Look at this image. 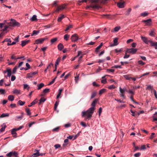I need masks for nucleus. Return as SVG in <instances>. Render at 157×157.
Segmentation results:
<instances>
[{
    "mask_svg": "<svg viewBox=\"0 0 157 157\" xmlns=\"http://www.w3.org/2000/svg\"><path fill=\"white\" fill-rule=\"evenodd\" d=\"M106 90L105 89H102L99 92V94L101 95L103 93H104Z\"/></svg>",
    "mask_w": 157,
    "mask_h": 157,
    "instance_id": "2f4dec72",
    "label": "nucleus"
},
{
    "mask_svg": "<svg viewBox=\"0 0 157 157\" xmlns=\"http://www.w3.org/2000/svg\"><path fill=\"white\" fill-rule=\"evenodd\" d=\"M149 74V72H147V73H145L144 74L142 75L141 76H140L139 78H141L143 76H145L146 75H148Z\"/></svg>",
    "mask_w": 157,
    "mask_h": 157,
    "instance_id": "bf43d9fd",
    "label": "nucleus"
},
{
    "mask_svg": "<svg viewBox=\"0 0 157 157\" xmlns=\"http://www.w3.org/2000/svg\"><path fill=\"white\" fill-rule=\"evenodd\" d=\"M4 29H2L1 31H2V32H5L6 31V33H7V32L8 31V30H7L8 29V28H10L9 26L7 25H4Z\"/></svg>",
    "mask_w": 157,
    "mask_h": 157,
    "instance_id": "9b49d317",
    "label": "nucleus"
},
{
    "mask_svg": "<svg viewBox=\"0 0 157 157\" xmlns=\"http://www.w3.org/2000/svg\"><path fill=\"white\" fill-rule=\"evenodd\" d=\"M112 68H121V66H119V65H115L114 66L112 67Z\"/></svg>",
    "mask_w": 157,
    "mask_h": 157,
    "instance_id": "680f3d73",
    "label": "nucleus"
},
{
    "mask_svg": "<svg viewBox=\"0 0 157 157\" xmlns=\"http://www.w3.org/2000/svg\"><path fill=\"white\" fill-rule=\"evenodd\" d=\"M95 109V108H93L91 107L86 111L82 112V117L86 116L87 117L86 119H90L92 117V114L94 113Z\"/></svg>",
    "mask_w": 157,
    "mask_h": 157,
    "instance_id": "f03ea898",
    "label": "nucleus"
},
{
    "mask_svg": "<svg viewBox=\"0 0 157 157\" xmlns=\"http://www.w3.org/2000/svg\"><path fill=\"white\" fill-rule=\"evenodd\" d=\"M7 76L10 77L11 75V70L10 69H7Z\"/></svg>",
    "mask_w": 157,
    "mask_h": 157,
    "instance_id": "5701e85b",
    "label": "nucleus"
},
{
    "mask_svg": "<svg viewBox=\"0 0 157 157\" xmlns=\"http://www.w3.org/2000/svg\"><path fill=\"white\" fill-rule=\"evenodd\" d=\"M18 154V153L16 151H13V156L15 157H17Z\"/></svg>",
    "mask_w": 157,
    "mask_h": 157,
    "instance_id": "a18cd8bd",
    "label": "nucleus"
},
{
    "mask_svg": "<svg viewBox=\"0 0 157 157\" xmlns=\"http://www.w3.org/2000/svg\"><path fill=\"white\" fill-rule=\"evenodd\" d=\"M121 29V27L120 26H117L115 27L114 29V30L115 32H117L119 30H120Z\"/></svg>",
    "mask_w": 157,
    "mask_h": 157,
    "instance_id": "72a5a7b5",
    "label": "nucleus"
},
{
    "mask_svg": "<svg viewBox=\"0 0 157 157\" xmlns=\"http://www.w3.org/2000/svg\"><path fill=\"white\" fill-rule=\"evenodd\" d=\"M64 46L63 44L61 43H59V50H61L62 49H63Z\"/></svg>",
    "mask_w": 157,
    "mask_h": 157,
    "instance_id": "5fc2aeb1",
    "label": "nucleus"
},
{
    "mask_svg": "<svg viewBox=\"0 0 157 157\" xmlns=\"http://www.w3.org/2000/svg\"><path fill=\"white\" fill-rule=\"evenodd\" d=\"M65 17V16L64 15L62 14L61 15V17H59V21H61Z\"/></svg>",
    "mask_w": 157,
    "mask_h": 157,
    "instance_id": "052dcab7",
    "label": "nucleus"
},
{
    "mask_svg": "<svg viewBox=\"0 0 157 157\" xmlns=\"http://www.w3.org/2000/svg\"><path fill=\"white\" fill-rule=\"evenodd\" d=\"M98 100L97 99H95L94 101L92 102L91 105L92 106L91 107L94 108H95V107L96 105V104L98 102Z\"/></svg>",
    "mask_w": 157,
    "mask_h": 157,
    "instance_id": "1a4fd4ad",
    "label": "nucleus"
},
{
    "mask_svg": "<svg viewBox=\"0 0 157 157\" xmlns=\"http://www.w3.org/2000/svg\"><path fill=\"white\" fill-rule=\"evenodd\" d=\"M8 99L10 101H13L14 99V97L13 95H10L8 96Z\"/></svg>",
    "mask_w": 157,
    "mask_h": 157,
    "instance_id": "4be33fe9",
    "label": "nucleus"
},
{
    "mask_svg": "<svg viewBox=\"0 0 157 157\" xmlns=\"http://www.w3.org/2000/svg\"><path fill=\"white\" fill-rule=\"evenodd\" d=\"M58 101H56V102L55 105H54V110H56V109H57V108L58 106Z\"/></svg>",
    "mask_w": 157,
    "mask_h": 157,
    "instance_id": "c03bdc74",
    "label": "nucleus"
},
{
    "mask_svg": "<svg viewBox=\"0 0 157 157\" xmlns=\"http://www.w3.org/2000/svg\"><path fill=\"white\" fill-rule=\"evenodd\" d=\"M47 39V37H45L42 38H40L36 40H35V43L37 44H42L43 43V42L46 40Z\"/></svg>",
    "mask_w": 157,
    "mask_h": 157,
    "instance_id": "39448f33",
    "label": "nucleus"
},
{
    "mask_svg": "<svg viewBox=\"0 0 157 157\" xmlns=\"http://www.w3.org/2000/svg\"><path fill=\"white\" fill-rule=\"evenodd\" d=\"M30 20L32 21H34L36 20V15H34L30 19Z\"/></svg>",
    "mask_w": 157,
    "mask_h": 157,
    "instance_id": "c756f323",
    "label": "nucleus"
},
{
    "mask_svg": "<svg viewBox=\"0 0 157 157\" xmlns=\"http://www.w3.org/2000/svg\"><path fill=\"white\" fill-rule=\"evenodd\" d=\"M116 15H114L113 16H111L109 14H106V15H103V16H105L108 19H112L113 18V17L115 16Z\"/></svg>",
    "mask_w": 157,
    "mask_h": 157,
    "instance_id": "2eb2a0df",
    "label": "nucleus"
},
{
    "mask_svg": "<svg viewBox=\"0 0 157 157\" xmlns=\"http://www.w3.org/2000/svg\"><path fill=\"white\" fill-rule=\"evenodd\" d=\"M78 36L76 34L72 35L71 37V39L72 41H76L78 40Z\"/></svg>",
    "mask_w": 157,
    "mask_h": 157,
    "instance_id": "0eeeda50",
    "label": "nucleus"
},
{
    "mask_svg": "<svg viewBox=\"0 0 157 157\" xmlns=\"http://www.w3.org/2000/svg\"><path fill=\"white\" fill-rule=\"evenodd\" d=\"M131 75H125L123 76L127 80H131L132 78V77L130 76Z\"/></svg>",
    "mask_w": 157,
    "mask_h": 157,
    "instance_id": "dca6fc26",
    "label": "nucleus"
},
{
    "mask_svg": "<svg viewBox=\"0 0 157 157\" xmlns=\"http://www.w3.org/2000/svg\"><path fill=\"white\" fill-rule=\"evenodd\" d=\"M9 114L8 113H2L1 116H0V118H2L6 117H9Z\"/></svg>",
    "mask_w": 157,
    "mask_h": 157,
    "instance_id": "b1692460",
    "label": "nucleus"
},
{
    "mask_svg": "<svg viewBox=\"0 0 157 157\" xmlns=\"http://www.w3.org/2000/svg\"><path fill=\"white\" fill-rule=\"evenodd\" d=\"M66 5L62 4L60 6L59 5V10H61L65 8Z\"/></svg>",
    "mask_w": 157,
    "mask_h": 157,
    "instance_id": "c85d7f7f",
    "label": "nucleus"
},
{
    "mask_svg": "<svg viewBox=\"0 0 157 157\" xmlns=\"http://www.w3.org/2000/svg\"><path fill=\"white\" fill-rule=\"evenodd\" d=\"M36 101H35V100H34L30 105H28V106L29 107H30L32 105H34L36 103Z\"/></svg>",
    "mask_w": 157,
    "mask_h": 157,
    "instance_id": "e433bc0d",
    "label": "nucleus"
},
{
    "mask_svg": "<svg viewBox=\"0 0 157 157\" xmlns=\"http://www.w3.org/2000/svg\"><path fill=\"white\" fill-rule=\"evenodd\" d=\"M58 38H55L52 39L51 40V41L52 43H53L54 42L56 41L57 40Z\"/></svg>",
    "mask_w": 157,
    "mask_h": 157,
    "instance_id": "09e8293b",
    "label": "nucleus"
},
{
    "mask_svg": "<svg viewBox=\"0 0 157 157\" xmlns=\"http://www.w3.org/2000/svg\"><path fill=\"white\" fill-rule=\"evenodd\" d=\"M20 91L17 89H15L13 91V93L15 94H19Z\"/></svg>",
    "mask_w": 157,
    "mask_h": 157,
    "instance_id": "ea45409f",
    "label": "nucleus"
},
{
    "mask_svg": "<svg viewBox=\"0 0 157 157\" xmlns=\"http://www.w3.org/2000/svg\"><path fill=\"white\" fill-rule=\"evenodd\" d=\"M148 14V13L146 12H144V13H141L140 14L141 16H143L144 17L147 16Z\"/></svg>",
    "mask_w": 157,
    "mask_h": 157,
    "instance_id": "f704fd0d",
    "label": "nucleus"
},
{
    "mask_svg": "<svg viewBox=\"0 0 157 157\" xmlns=\"http://www.w3.org/2000/svg\"><path fill=\"white\" fill-rule=\"evenodd\" d=\"M141 39L143 40V41L146 44H148V42H149V41L150 40H148L147 38L145 37H141Z\"/></svg>",
    "mask_w": 157,
    "mask_h": 157,
    "instance_id": "9d476101",
    "label": "nucleus"
},
{
    "mask_svg": "<svg viewBox=\"0 0 157 157\" xmlns=\"http://www.w3.org/2000/svg\"><path fill=\"white\" fill-rule=\"evenodd\" d=\"M117 40H118V38H115L113 40V43L115 44V45H117L118 44Z\"/></svg>",
    "mask_w": 157,
    "mask_h": 157,
    "instance_id": "37998d69",
    "label": "nucleus"
},
{
    "mask_svg": "<svg viewBox=\"0 0 157 157\" xmlns=\"http://www.w3.org/2000/svg\"><path fill=\"white\" fill-rule=\"evenodd\" d=\"M7 24L8 26H9L10 29L12 27H13L16 26L19 27L20 25V24L19 22H17L16 20L13 19H11V21L9 23H8Z\"/></svg>",
    "mask_w": 157,
    "mask_h": 157,
    "instance_id": "7ed1b4c3",
    "label": "nucleus"
},
{
    "mask_svg": "<svg viewBox=\"0 0 157 157\" xmlns=\"http://www.w3.org/2000/svg\"><path fill=\"white\" fill-rule=\"evenodd\" d=\"M138 63L141 65H144L145 64V63H144V62H143L142 60H139L138 61Z\"/></svg>",
    "mask_w": 157,
    "mask_h": 157,
    "instance_id": "603ef678",
    "label": "nucleus"
},
{
    "mask_svg": "<svg viewBox=\"0 0 157 157\" xmlns=\"http://www.w3.org/2000/svg\"><path fill=\"white\" fill-rule=\"evenodd\" d=\"M130 98L131 99V100H132L134 103H135L136 104H138L137 102L135 101L134 100V99L133 98V96L132 95H131V96Z\"/></svg>",
    "mask_w": 157,
    "mask_h": 157,
    "instance_id": "e2e57ef3",
    "label": "nucleus"
},
{
    "mask_svg": "<svg viewBox=\"0 0 157 157\" xmlns=\"http://www.w3.org/2000/svg\"><path fill=\"white\" fill-rule=\"evenodd\" d=\"M114 71V69H107V72H113Z\"/></svg>",
    "mask_w": 157,
    "mask_h": 157,
    "instance_id": "6e6d98bb",
    "label": "nucleus"
},
{
    "mask_svg": "<svg viewBox=\"0 0 157 157\" xmlns=\"http://www.w3.org/2000/svg\"><path fill=\"white\" fill-rule=\"evenodd\" d=\"M97 93L96 92H93L91 96V99H92L94 98L96 95Z\"/></svg>",
    "mask_w": 157,
    "mask_h": 157,
    "instance_id": "473e14b6",
    "label": "nucleus"
},
{
    "mask_svg": "<svg viewBox=\"0 0 157 157\" xmlns=\"http://www.w3.org/2000/svg\"><path fill=\"white\" fill-rule=\"evenodd\" d=\"M25 111L28 115H30L31 114V112H30V109L29 108H26Z\"/></svg>",
    "mask_w": 157,
    "mask_h": 157,
    "instance_id": "cd10ccee",
    "label": "nucleus"
},
{
    "mask_svg": "<svg viewBox=\"0 0 157 157\" xmlns=\"http://www.w3.org/2000/svg\"><path fill=\"white\" fill-rule=\"evenodd\" d=\"M59 63V57H58L56 60V62L55 64V68L54 70L53 71H56V67L58 65Z\"/></svg>",
    "mask_w": 157,
    "mask_h": 157,
    "instance_id": "a211bd4d",
    "label": "nucleus"
},
{
    "mask_svg": "<svg viewBox=\"0 0 157 157\" xmlns=\"http://www.w3.org/2000/svg\"><path fill=\"white\" fill-rule=\"evenodd\" d=\"M0 93L2 94H3L5 93V90L3 89H0Z\"/></svg>",
    "mask_w": 157,
    "mask_h": 157,
    "instance_id": "13d9d810",
    "label": "nucleus"
},
{
    "mask_svg": "<svg viewBox=\"0 0 157 157\" xmlns=\"http://www.w3.org/2000/svg\"><path fill=\"white\" fill-rule=\"evenodd\" d=\"M142 21L145 23L146 25H148L151 24L152 21L151 19H149L147 20H144Z\"/></svg>",
    "mask_w": 157,
    "mask_h": 157,
    "instance_id": "6e6552de",
    "label": "nucleus"
},
{
    "mask_svg": "<svg viewBox=\"0 0 157 157\" xmlns=\"http://www.w3.org/2000/svg\"><path fill=\"white\" fill-rule=\"evenodd\" d=\"M126 91L128 93H129L130 94H132V95H134V92L132 91L131 90H126Z\"/></svg>",
    "mask_w": 157,
    "mask_h": 157,
    "instance_id": "79ce46f5",
    "label": "nucleus"
},
{
    "mask_svg": "<svg viewBox=\"0 0 157 157\" xmlns=\"http://www.w3.org/2000/svg\"><path fill=\"white\" fill-rule=\"evenodd\" d=\"M70 36L69 35L67 34H66L64 36V39L66 41H67L69 39Z\"/></svg>",
    "mask_w": 157,
    "mask_h": 157,
    "instance_id": "6ab92c4d",
    "label": "nucleus"
},
{
    "mask_svg": "<svg viewBox=\"0 0 157 157\" xmlns=\"http://www.w3.org/2000/svg\"><path fill=\"white\" fill-rule=\"evenodd\" d=\"M108 0H90L91 3L90 6H87V8L90 7L93 9H98L101 8V4H105L107 2Z\"/></svg>",
    "mask_w": 157,
    "mask_h": 157,
    "instance_id": "f257e3e1",
    "label": "nucleus"
},
{
    "mask_svg": "<svg viewBox=\"0 0 157 157\" xmlns=\"http://www.w3.org/2000/svg\"><path fill=\"white\" fill-rule=\"evenodd\" d=\"M17 131L16 128H13L12 130L11 133L13 135H14V134H15V136H13V137L14 138H16L17 137V133L16 132Z\"/></svg>",
    "mask_w": 157,
    "mask_h": 157,
    "instance_id": "4468645a",
    "label": "nucleus"
},
{
    "mask_svg": "<svg viewBox=\"0 0 157 157\" xmlns=\"http://www.w3.org/2000/svg\"><path fill=\"white\" fill-rule=\"evenodd\" d=\"M23 113H22V115H21L20 116H16L15 117V120H21L22 118H23Z\"/></svg>",
    "mask_w": 157,
    "mask_h": 157,
    "instance_id": "412c9836",
    "label": "nucleus"
},
{
    "mask_svg": "<svg viewBox=\"0 0 157 157\" xmlns=\"http://www.w3.org/2000/svg\"><path fill=\"white\" fill-rule=\"evenodd\" d=\"M149 42L151 44V46H157V42H154L153 41L151 40L149 41Z\"/></svg>",
    "mask_w": 157,
    "mask_h": 157,
    "instance_id": "f3484780",
    "label": "nucleus"
},
{
    "mask_svg": "<svg viewBox=\"0 0 157 157\" xmlns=\"http://www.w3.org/2000/svg\"><path fill=\"white\" fill-rule=\"evenodd\" d=\"M6 156L8 157H11L13 156V151L10 152L9 153L6 154Z\"/></svg>",
    "mask_w": 157,
    "mask_h": 157,
    "instance_id": "58836bf2",
    "label": "nucleus"
},
{
    "mask_svg": "<svg viewBox=\"0 0 157 157\" xmlns=\"http://www.w3.org/2000/svg\"><path fill=\"white\" fill-rule=\"evenodd\" d=\"M6 127V125H4V127H2V128L0 130V132H2L5 131V129Z\"/></svg>",
    "mask_w": 157,
    "mask_h": 157,
    "instance_id": "8fccbe9b",
    "label": "nucleus"
},
{
    "mask_svg": "<svg viewBox=\"0 0 157 157\" xmlns=\"http://www.w3.org/2000/svg\"><path fill=\"white\" fill-rule=\"evenodd\" d=\"M35 151H36V152L34 153L32 155V157H37L39 156V152L38 150L36 149H35Z\"/></svg>",
    "mask_w": 157,
    "mask_h": 157,
    "instance_id": "ddd939ff",
    "label": "nucleus"
},
{
    "mask_svg": "<svg viewBox=\"0 0 157 157\" xmlns=\"http://www.w3.org/2000/svg\"><path fill=\"white\" fill-rule=\"evenodd\" d=\"M123 51V49L122 48H121L120 49L118 50L117 49H116L115 50V51L116 52H120L121 51Z\"/></svg>",
    "mask_w": 157,
    "mask_h": 157,
    "instance_id": "3c124183",
    "label": "nucleus"
},
{
    "mask_svg": "<svg viewBox=\"0 0 157 157\" xmlns=\"http://www.w3.org/2000/svg\"><path fill=\"white\" fill-rule=\"evenodd\" d=\"M39 33V31H36L34 30L33 31L32 33L31 34V36H33L34 35H37Z\"/></svg>",
    "mask_w": 157,
    "mask_h": 157,
    "instance_id": "aec40b11",
    "label": "nucleus"
},
{
    "mask_svg": "<svg viewBox=\"0 0 157 157\" xmlns=\"http://www.w3.org/2000/svg\"><path fill=\"white\" fill-rule=\"evenodd\" d=\"M4 41L8 42V43L10 42V43L11 42V40L10 39H7V38L5 40H4V41H3V42Z\"/></svg>",
    "mask_w": 157,
    "mask_h": 157,
    "instance_id": "69168bd1",
    "label": "nucleus"
},
{
    "mask_svg": "<svg viewBox=\"0 0 157 157\" xmlns=\"http://www.w3.org/2000/svg\"><path fill=\"white\" fill-rule=\"evenodd\" d=\"M125 2L122 0H120L117 3V6L120 8H123L124 7Z\"/></svg>",
    "mask_w": 157,
    "mask_h": 157,
    "instance_id": "423d86ee",
    "label": "nucleus"
},
{
    "mask_svg": "<svg viewBox=\"0 0 157 157\" xmlns=\"http://www.w3.org/2000/svg\"><path fill=\"white\" fill-rule=\"evenodd\" d=\"M50 89L48 88H46L43 91V93L44 94L48 93L49 92Z\"/></svg>",
    "mask_w": 157,
    "mask_h": 157,
    "instance_id": "4c0bfd02",
    "label": "nucleus"
},
{
    "mask_svg": "<svg viewBox=\"0 0 157 157\" xmlns=\"http://www.w3.org/2000/svg\"><path fill=\"white\" fill-rule=\"evenodd\" d=\"M126 90H127L126 89H122L121 87H120L119 88V90L121 94H124Z\"/></svg>",
    "mask_w": 157,
    "mask_h": 157,
    "instance_id": "393cba45",
    "label": "nucleus"
},
{
    "mask_svg": "<svg viewBox=\"0 0 157 157\" xmlns=\"http://www.w3.org/2000/svg\"><path fill=\"white\" fill-rule=\"evenodd\" d=\"M17 103L20 105L22 106L25 103V101H22L21 100H20L17 102Z\"/></svg>",
    "mask_w": 157,
    "mask_h": 157,
    "instance_id": "a878e982",
    "label": "nucleus"
},
{
    "mask_svg": "<svg viewBox=\"0 0 157 157\" xmlns=\"http://www.w3.org/2000/svg\"><path fill=\"white\" fill-rule=\"evenodd\" d=\"M155 133H152L150 137V139H152L153 138L155 137Z\"/></svg>",
    "mask_w": 157,
    "mask_h": 157,
    "instance_id": "4d7b16f0",
    "label": "nucleus"
},
{
    "mask_svg": "<svg viewBox=\"0 0 157 157\" xmlns=\"http://www.w3.org/2000/svg\"><path fill=\"white\" fill-rule=\"evenodd\" d=\"M17 66H15V67L13 69L12 71V73L14 74H15L17 71Z\"/></svg>",
    "mask_w": 157,
    "mask_h": 157,
    "instance_id": "a19ab883",
    "label": "nucleus"
},
{
    "mask_svg": "<svg viewBox=\"0 0 157 157\" xmlns=\"http://www.w3.org/2000/svg\"><path fill=\"white\" fill-rule=\"evenodd\" d=\"M16 79V77L14 75H12L11 77V81H14Z\"/></svg>",
    "mask_w": 157,
    "mask_h": 157,
    "instance_id": "338daca9",
    "label": "nucleus"
},
{
    "mask_svg": "<svg viewBox=\"0 0 157 157\" xmlns=\"http://www.w3.org/2000/svg\"><path fill=\"white\" fill-rule=\"evenodd\" d=\"M108 88L109 89H114L115 88V86L113 85H112L109 86L108 87Z\"/></svg>",
    "mask_w": 157,
    "mask_h": 157,
    "instance_id": "49530a36",
    "label": "nucleus"
},
{
    "mask_svg": "<svg viewBox=\"0 0 157 157\" xmlns=\"http://www.w3.org/2000/svg\"><path fill=\"white\" fill-rule=\"evenodd\" d=\"M147 89L149 90H152L153 89V86H151V85H149L147 86Z\"/></svg>",
    "mask_w": 157,
    "mask_h": 157,
    "instance_id": "774afa93",
    "label": "nucleus"
},
{
    "mask_svg": "<svg viewBox=\"0 0 157 157\" xmlns=\"http://www.w3.org/2000/svg\"><path fill=\"white\" fill-rule=\"evenodd\" d=\"M137 51V49L136 48H131L127 49L126 51V53H129L133 54H135Z\"/></svg>",
    "mask_w": 157,
    "mask_h": 157,
    "instance_id": "20e7f679",
    "label": "nucleus"
},
{
    "mask_svg": "<svg viewBox=\"0 0 157 157\" xmlns=\"http://www.w3.org/2000/svg\"><path fill=\"white\" fill-rule=\"evenodd\" d=\"M72 27V25H70L68 26V27H67L66 29L65 30V31H67L69 30Z\"/></svg>",
    "mask_w": 157,
    "mask_h": 157,
    "instance_id": "de8ad7c7",
    "label": "nucleus"
},
{
    "mask_svg": "<svg viewBox=\"0 0 157 157\" xmlns=\"http://www.w3.org/2000/svg\"><path fill=\"white\" fill-rule=\"evenodd\" d=\"M80 124L84 127H85L86 126V123L83 122H81L80 123Z\"/></svg>",
    "mask_w": 157,
    "mask_h": 157,
    "instance_id": "0e129e2a",
    "label": "nucleus"
},
{
    "mask_svg": "<svg viewBox=\"0 0 157 157\" xmlns=\"http://www.w3.org/2000/svg\"><path fill=\"white\" fill-rule=\"evenodd\" d=\"M27 77L28 78H32L33 77V75H32L31 73H28L27 75Z\"/></svg>",
    "mask_w": 157,
    "mask_h": 157,
    "instance_id": "864d4df0",
    "label": "nucleus"
},
{
    "mask_svg": "<svg viewBox=\"0 0 157 157\" xmlns=\"http://www.w3.org/2000/svg\"><path fill=\"white\" fill-rule=\"evenodd\" d=\"M52 66H53V64L52 63H50L48 66L47 67V68L45 69L44 71L46 72L48 69H49Z\"/></svg>",
    "mask_w": 157,
    "mask_h": 157,
    "instance_id": "c9c22d12",
    "label": "nucleus"
},
{
    "mask_svg": "<svg viewBox=\"0 0 157 157\" xmlns=\"http://www.w3.org/2000/svg\"><path fill=\"white\" fill-rule=\"evenodd\" d=\"M44 86V84L42 83H40L39 85H38V88L37 89L39 90H40L41 88L42 87H43Z\"/></svg>",
    "mask_w": 157,
    "mask_h": 157,
    "instance_id": "bb28decb",
    "label": "nucleus"
},
{
    "mask_svg": "<svg viewBox=\"0 0 157 157\" xmlns=\"http://www.w3.org/2000/svg\"><path fill=\"white\" fill-rule=\"evenodd\" d=\"M46 100V99L44 98H41L40 99V102L39 103V104H40L41 103L44 102Z\"/></svg>",
    "mask_w": 157,
    "mask_h": 157,
    "instance_id": "7c9ffc66",
    "label": "nucleus"
},
{
    "mask_svg": "<svg viewBox=\"0 0 157 157\" xmlns=\"http://www.w3.org/2000/svg\"><path fill=\"white\" fill-rule=\"evenodd\" d=\"M30 41V40H25L23 41H21V45L23 47L25 45L27 44Z\"/></svg>",
    "mask_w": 157,
    "mask_h": 157,
    "instance_id": "f8f14e48",
    "label": "nucleus"
}]
</instances>
